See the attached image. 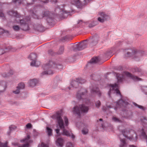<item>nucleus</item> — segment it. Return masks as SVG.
Instances as JSON below:
<instances>
[{"label": "nucleus", "instance_id": "f257e3e1", "mask_svg": "<svg viewBox=\"0 0 147 147\" xmlns=\"http://www.w3.org/2000/svg\"><path fill=\"white\" fill-rule=\"evenodd\" d=\"M36 8H34L33 10H31L30 12L31 15L33 18L35 19H41L43 17H48L47 21L48 22H51L53 19V16L56 15L61 18H65L69 14V12H66L63 9H61L59 8L58 7L55 9L54 15L53 13L49 12V11H45L42 12L41 16L38 15V12L36 10Z\"/></svg>", "mask_w": 147, "mask_h": 147}, {"label": "nucleus", "instance_id": "f03ea898", "mask_svg": "<svg viewBox=\"0 0 147 147\" xmlns=\"http://www.w3.org/2000/svg\"><path fill=\"white\" fill-rule=\"evenodd\" d=\"M61 114L59 111L57 112L52 115L51 117L56 121L57 123L56 126L57 127L58 126L60 129L63 130V134L67 136H71L73 138H75V136L72 133L68 131L65 129L64 122L61 117Z\"/></svg>", "mask_w": 147, "mask_h": 147}, {"label": "nucleus", "instance_id": "7ed1b4c3", "mask_svg": "<svg viewBox=\"0 0 147 147\" xmlns=\"http://www.w3.org/2000/svg\"><path fill=\"white\" fill-rule=\"evenodd\" d=\"M43 69L45 71L42 73V75L49 74L50 75L53 74V72L51 70L53 68H57L60 69L62 67V66L60 64L58 65L52 61H49L45 65L43 66Z\"/></svg>", "mask_w": 147, "mask_h": 147}, {"label": "nucleus", "instance_id": "20e7f679", "mask_svg": "<svg viewBox=\"0 0 147 147\" xmlns=\"http://www.w3.org/2000/svg\"><path fill=\"white\" fill-rule=\"evenodd\" d=\"M85 82V80L81 78L77 79L76 81H72L70 83L69 87L66 89V91H69V90H74L75 89L77 88L78 90H75L76 91H78V92L81 91L84 92L85 91L84 89L82 88L81 87L78 86H79V84H83Z\"/></svg>", "mask_w": 147, "mask_h": 147}, {"label": "nucleus", "instance_id": "39448f33", "mask_svg": "<svg viewBox=\"0 0 147 147\" xmlns=\"http://www.w3.org/2000/svg\"><path fill=\"white\" fill-rule=\"evenodd\" d=\"M124 52L125 53V55L126 57H133L136 60H139L137 59L136 57H140L141 56L145 55V54L144 52L137 51L136 49H125Z\"/></svg>", "mask_w": 147, "mask_h": 147}, {"label": "nucleus", "instance_id": "423d86ee", "mask_svg": "<svg viewBox=\"0 0 147 147\" xmlns=\"http://www.w3.org/2000/svg\"><path fill=\"white\" fill-rule=\"evenodd\" d=\"M30 20V18L29 17L27 18V19H23L22 20H19L18 21L17 20H16L15 22L20 23V28L18 26L16 25L13 26V29L15 30L18 31L19 30L20 28L21 29L24 30H29V27L28 24V21Z\"/></svg>", "mask_w": 147, "mask_h": 147}, {"label": "nucleus", "instance_id": "0eeeda50", "mask_svg": "<svg viewBox=\"0 0 147 147\" xmlns=\"http://www.w3.org/2000/svg\"><path fill=\"white\" fill-rule=\"evenodd\" d=\"M88 110V107L84 105L75 106L72 109V111L73 113L77 114L79 116L81 115V111L83 113H86Z\"/></svg>", "mask_w": 147, "mask_h": 147}, {"label": "nucleus", "instance_id": "6e6552de", "mask_svg": "<svg viewBox=\"0 0 147 147\" xmlns=\"http://www.w3.org/2000/svg\"><path fill=\"white\" fill-rule=\"evenodd\" d=\"M117 83L110 85V91H114V92H120L119 90L118 83L122 82L123 79V76L122 74H117Z\"/></svg>", "mask_w": 147, "mask_h": 147}, {"label": "nucleus", "instance_id": "1a4fd4ad", "mask_svg": "<svg viewBox=\"0 0 147 147\" xmlns=\"http://www.w3.org/2000/svg\"><path fill=\"white\" fill-rule=\"evenodd\" d=\"M123 136L127 138L130 140L133 139V137L131 136V137H128V136L126 135L125 134V131L124 130H123L122 131V134H121L119 136V137L120 139V141L121 142L120 144V147H125L126 146V143L125 141V139L122 138Z\"/></svg>", "mask_w": 147, "mask_h": 147}, {"label": "nucleus", "instance_id": "9d476101", "mask_svg": "<svg viewBox=\"0 0 147 147\" xmlns=\"http://www.w3.org/2000/svg\"><path fill=\"white\" fill-rule=\"evenodd\" d=\"M30 56L31 58V59L32 60L31 62L30 65L32 66L38 67L40 64V63L39 61H36V54L34 53H31Z\"/></svg>", "mask_w": 147, "mask_h": 147}, {"label": "nucleus", "instance_id": "9b49d317", "mask_svg": "<svg viewBox=\"0 0 147 147\" xmlns=\"http://www.w3.org/2000/svg\"><path fill=\"white\" fill-rule=\"evenodd\" d=\"M99 16L98 20V21L101 23L107 20L109 18V16L103 12L100 13Z\"/></svg>", "mask_w": 147, "mask_h": 147}, {"label": "nucleus", "instance_id": "f8f14e48", "mask_svg": "<svg viewBox=\"0 0 147 147\" xmlns=\"http://www.w3.org/2000/svg\"><path fill=\"white\" fill-rule=\"evenodd\" d=\"M128 104V102L122 99L120 100L117 103V106L118 107H125Z\"/></svg>", "mask_w": 147, "mask_h": 147}, {"label": "nucleus", "instance_id": "ddd939ff", "mask_svg": "<svg viewBox=\"0 0 147 147\" xmlns=\"http://www.w3.org/2000/svg\"><path fill=\"white\" fill-rule=\"evenodd\" d=\"M30 138V135H28L26 138L21 140V142H27V143L24 144L22 146H20V147H29V143H31L32 142V141L29 140Z\"/></svg>", "mask_w": 147, "mask_h": 147}, {"label": "nucleus", "instance_id": "4468645a", "mask_svg": "<svg viewBox=\"0 0 147 147\" xmlns=\"http://www.w3.org/2000/svg\"><path fill=\"white\" fill-rule=\"evenodd\" d=\"M125 74L127 77L132 79L134 81H137L140 80V78H139L136 76L133 75L132 74L128 72H125Z\"/></svg>", "mask_w": 147, "mask_h": 147}, {"label": "nucleus", "instance_id": "2eb2a0df", "mask_svg": "<svg viewBox=\"0 0 147 147\" xmlns=\"http://www.w3.org/2000/svg\"><path fill=\"white\" fill-rule=\"evenodd\" d=\"M8 13L9 15L15 17L16 18H20L21 16V15L18 13L16 11H15L13 10H11L8 12Z\"/></svg>", "mask_w": 147, "mask_h": 147}, {"label": "nucleus", "instance_id": "dca6fc26", "mask_svg": "<svg viewBox=\"0 0 147 147\" xmlns=\"http://www.w3.org/2000/svg\"><path fill=\"white\" fill-rule=\"evenodd\" d=\"M63 139L61 138H58L56 141V144L58 146L62 147L63 146Z\"/></svg>", "mask_w": 147, "mask_h": 147}, {"label": "nucleus", "instance_id": "f3484780", "mask_svg": "<svg viewBox=\"0 0 147 147\" xmlns=\"http://www.w3.org/2000/svg\"><path fill=\"white\" fill-rule=\"evenodd\" d=\"M24 84L22 82L19 83L17 87V90L16 91H13V92H18L20 90L24 89L25 88Z\"/></svg>", "mask_w": 147, "mask_h": 147}, {"label": "nucleus", "instance_id": "a211bd4d", "mask_svg": "<svg viewBox=\"0 0 147 147\" xmlns=\"http://www.w3.org/2000/svg\"><path fill=\"white\" fill-rule=\"evenodd\" d=\"M38 82V80L34 79L30 80L28 82V84L30 86L33 87L35 86Z\"/></svg>", "mask_w": 147, "mask_h": 147}, {"label": "nucleus", "instance_id": "6ab92c4d", "mask_svg": "<svg viewBox=\"0 0 147 147\" xmlns=\"http://www.w3.org/2000/svg\"><path fill=\"white\" fill-rule=\"evenodd\" d=\"M84 96V92H77L76 98L79 100L83 98Z\"/></svg>", "mask_w": 147, "mask_h": 147}, {"label": "nucleus", "instance_id": "aec40b11", "mask_svg": "<svg viewBox=\"0 0 147 147\" xmlns=\"http://www.w3.org/2000/svg\"><path fill=\"white\" fill-rule=\"evenodd\" d=\"M98 40H99L98 38L95 37H94L92 40V45H96L98 43Z\"/></svg>", "mask_w": 147, "mask_h": 147}, {"label": "nucleus", "instance_id": "412c9836", "mask_svg": "<svg viewBox=\"0 0 147 147\" xmlns=\"http://www.w3.org/2000/svg\"><path fill=\"white\" fill-rule=\"evenodd\" d=\"M99 60L98 57H95L92 59L90 61V62L91 63H97Z\"/></svg>", "mask_w": 147, "mask_h": 147}, {"label": "nucleus", "instance_id": "4be33fe9", "mask_svg": "<svg viewBox=\"0 0 147 147\" xmlns=\"http://www.w3.org/2000/svg\"><path fill=\"white\" fill-rule=\"evenodd\" d=\"M13 73V71L10 70L9 71V73L7 74H6L5 73H3L2 75V76L4 77H7L12 75Z\"/></svg>", "mask_w": 147, "mask_h": 147}, {"label": "nucleus", "instance_id": "5701e85b", "mask_svg": "<svg viewBox=\"0 0 147 147\" xmlns=\"http://www.w3.org/2000/svg\"><path fill=\"white\" fill-rule=\"evenodd\" d=\"M48 136H50L52 135V130L49 127H47L46 128Z\"/></svg>", "mask_w": 147, "mask_h": 147}, {"label": "nucleus", "instance_id": "b1692460", "mask_svg": "<svg viewBox=\"0 0 147 147\" xmlns=\"http://www.w3.org/2000/svg\"><path fill=\"white\" fill-rule=\"evenodd\" d=\"M80 44L83 49L86 48L87 45V42L86 40H84L83 42H80Z\"/></svg>", "mask_w": 147, "mask_h": 147}, {"label": "nucleus", "instance_id": "393cba45", "mask_svg": "<svg viewBox=\"0 0 147 147\" xmlns=\"http://www.w3.org/2000/svg\"><path fill=\"white\" fill-rule=\"evenodd\" d=\"M16 128V127L14 125H11L10 126L9 128V131L8 132V134L9 135H10L11 132L13 130H14Z\"/></svg>", "mask_w": 147, "mask_h": 147}, {"label": "nucleus", "instance_id": "a878e982", "mask_svg": "<svg viewBox=\"0 0 147 147\" xmlns=\"http://www.w3.org/2000/svg\"><path fill=\"white\" fill-rule=\"evenodd\" d=\"M133 104L135 106L138 107L139 108L141 109L142 110L144 111L145 109V108L143 106L139 105L135 102H133Z\"/></svg>", "mask_w": 147, "mask_h": 147}, {"label": "nucleus", "instance_id": "bb28decb", "mask_svg": "<svg viewBox=\"0 0 147 147\" xmlns=\"http://www.w3.org/2000/svg\"><path fill=\"white\" fill-rule=\"evenodd\" d=\"M76 49L77 50L79 51L83 49V48L82 47V46L80 44V43L77 45Z\"/></svg>", "mask_w": 147, "mask_h": 147}, {"label": "nucleus", "instance_id": "cd10ccee", "mask_svg": "<svg viewBox=\"0 0 147 147\" xmlns=\"http://www.w3.org/2000/svg\"><path fill=\"white\" fill-rule=\"evenodd\" d=\"M113 121L116 122H121V121L119 119L117 118L116 117H113L112 118Z\"/></svg>", "mask_w": 147, "mask_h": 147}, {"label": "nucleus", "instance_id": "c85d7f7f", "mask_svg": "<svg viewBox=\"0 0 147 147\" xmlns=\"http://www.w3.org/2000/svg\"><path fill=\"white\" fill-rule=\"evenodd\" d=\"M141 136L143 137V138L146 140L147 143V136L146 135L145 132L143 131H142L141 133Z\"/></svg>", "mask_w": 147, "mask_h": 147}, {"label": "nucleus", "instance_id": "c756f323", "mask_svg": "<svg viewBox=\"0 0 147 147\" xmlns=\"http://www.w3.org/2000/svg\"><path fill=\"white\" fill-rule=\"evenodd\" d=\"M78 26H82L84 25L85 24V22L83 21L82 20H79L78 22Z\"/></svg>", "mask_w": 147, "mask_h": 147}, {"label": "nucleus", "instance_id": "7c9ffc66", "mask_svg": "<svg viewBox=\"0 0 147 147\" xmlns=\"http://www.w3.org/2000/svg\"><path fill=\"white\" fill-rule=\"evenodd\" d=\"M7 142L3 143L0 142V147H9L7 146Z\"/></svg>", "mask_w": 147, "mask_h": 147}, {"label": "nucleus", "instance_id": "2f4dec72", "mask_svg": "<svg viewBox=\"0 0 147 147\" xmlns=\"http://www.w3.org/2000/svg\"><path fill=\"white\" fill-rule=\"evenodd\" d=\"M141 121L142 122L144 123L145 124L147 125V120L146 118L144 117H142L141 118Z\"/></svg>", "mask_w": 147, "mask_h": 147}, {"label": "nucleus", "instance_id": "473e14b6", "mask_svg": "<svg viewBox=\"0 0 147 147\" xmlns=\"http://www.w3.org/2000/svg\"><path fill=\"white\" fill-rule=\"evenodd\" d=\"M64 47H61L59 49V50L58 52V54H62L64 51Z\"/></svg>", "mask_w": 147, "mask_h": 147}, {"label": "nucleus", "instance_id": "72a5a7b5", "mask_svg": "<svg viewBox=\"0 0 147 147\" xmlns=\"http://www.w3.org/2000/svg\"><path fill=\"white\" fill-rule=\"evenodd\" d=\"M38 147H48V146L47 144H45L43 142H42L40 145H38Z\"/></svg>", "mask_w": 147, "mask_h": 147}, {"label": "nucleus", "instance_id": "f704fd0d", "mask_svg": "<svg viewBox=\"0 0 147 147\" xmlns=\"http://www.w3.org/2000/svg\"><path fill=\"white\" fill-rule=\"evenodd\" d=\"M66 147H74V145L71 142H68L66 145Z\"/></svg>", "mask_w": 147, "mask_h": 147}, {"label": "nucleus", "instance_id": "c9c22d12", "mask_svg": "<svg viewBox=\"0 0 147 147\" xmlns=\"http://www.w3.org/2000/svg\"><path fill=\"white\" fill-rule=\"evenodd\" d=\"M96 107L98 108L100 105V101L98 100L95 102Z\"/></svg>", "mask_w": 147, "mask_h": 147}, {"label": "nucleus", "instance_id": "e433bc0d", "mask_svg": "<svg viewBox=\"0 0 147 147\" xmlns=\"http://www.w3.org/2000/svg\"><path fill=\"white\" fill-rule=\"evenodd\" d=\"M2 11V6L0 5V17H3L4 16V14Z\"/></svg>", "mask_w": 147, "mask_h": 147}, {"label": "nucleus", "instance_id": "4c0bfd02", "mask_svg": "<svg viewBox=\"0 0 147 147\" xmlns=\"http://www.w3.org/2000/svg\"><path fill=\"white\" fill-rule=\"evenodd\" d=\"M82 133L84 135H86L88 133V130L87 129H83L82 130Z\"/></svg>", "mask_w": 147, "mask_h": 147}, {"label": "nucleus", "instance_id": "58836bf2", "mask_svg": "<svg viewBox=\"0 0 147 147\" xmlns=\"http://www.w3.org/2000/svg\"><path fill=\"white\" fill-rule=\"evenodd\" d=\"M64 120L65 124V126H67L68 125V119L66 117H65Z\"/></svg>", "mask_w": 147, "mask_h": 147}, {"label": "nucleus", "instance_id": "ea45409f", "mask_svg": "<svg viewBox=\"0 0 147 147\" xmlns=\"http://www.w3.org/2000/svg\"><path fill=\"white\" fill-rule=\"evenodd\" d=\"M32 125L30 123H28L26 125V127L27 128H30L32 127Z\"/></svg>", "mask_w": 147, "mask_h": 147}, {"label": "nucleus", "instance_id": "a19ab883", "mask_svg": "<svg viewBox=\"0 0 147 147\" xmlns=\"http://www.w3.org/2000/svg\"><path fill=\"white\" fill-rule=\"evenodd\" d=\"M5 52L4 50L2 49H0V55L3 54Z\"/></svg>", "mask_w": 147, "mask_h": 147}, {"label": "nucleus", "instance_id": "79ce46f5", "mask_svg": "<svg viewBox=\"0 0 147 147\" xmlns=\"http://www.w3.org/2000/svg\"><path fill=\"white\" fill-rule=\"evenodd\" d=\"M12 144L15 146H17L18 147H20V145L17 143H12Z\"/></svg>", "mask_w": 147, "mask_h": 147}, {"label": "nucleus", "instance_id": "37998d69", "mask_svg": "<svg viewBox=\"0 0 147 147\" xmlns=\"http://www.w3.org/2000/svg\"><path fill=\"white\" fill-rule=\"evenodd\" d=\"M5 31L2 28H0V34L3 33L5 32Z\"/></svg>", "mask_w": 147, "mask_h": 147}, {"label": "nucleus", "instance_id": "c03bdc74", "mask_svg": "<svg viewBox=\"0 0 147 147\" xmlns=\"http://www.w3.org/2000/svg\"><path fill=\"white\" fill-rule=\"evenodd\" d=\"M135 69V71H136L137 72H140L141 71V69H140L139 68H136Z\"/></svg>", "mask_w": 147, "mask_h": 147}, {"label": "nucleus", "instance_id": "a18cd8bd", "mask_svg": "<svg viewBox=\"0 0 147 147\" xmlns=\"http://www.w3.org/2000/svg\"><path fill=\"white\" fill-rule=\"evenodd\" d=\"M112 108V107L111 105H108L107 106V108H105V109H104V111H105L107 110V108Z\"/></svg>", "mask_w": 147, "mask_h": 147}, {"label": "nucleus", "instance_id": "49530a36", "mask_svg": "<svg viewBox=\"0 0 147 147\" xmlns=\"http://www.w3.org/2000/svg\"><path fill=\"white\" fill-rule=\"evenodd\" d=\"M5 114V113L3 111H0V116H2Z\"/></svg>", "mask_w": 147, "mask_h": 147}, {"label": "nucleus", "instance_id": "de8ad7c7", "mask_svg": "<svg viewBox=\"0 0 147 147\" xmlns=\"http://www.w3.org/2000/svg\"><path fill=\"white\" fill-rule=\"evenodd\" d=\"M55 131L57 134V135H58L59 134V129H55Z\"/></svg>", "mask_w": 147, "mask_h": 147}, {"label": "nucleus", "instance_id": "09e8293b", "mask_svg": "<svg viewBox=\"0 0 147 147\" xmlns=\"http://www.w3.org/2000/svg\"><path fill=\"white\" fill-rule=\"evenodd\" d=\"M114 93H115V95H116L118 96H121V92H114Z\"/></svg>", "mask_w": 147, "mask_h": 147}, {"label": "nucleus", "instance_id": "8fccbe9b", "mask_svg": "<svg viewBox=\"0 0 147 147\" xmlns=\"http://www.w3.org/2000/svg\"><path fill=\"white\" fill-rule=\"evenodd\" d=\"M49 1L56 3L57 2V0H49Z\"/></svg>", "mask_w": 147, "mask_h": 147}, {"label": "nucleus", "instance_id": "3c124183", "mask_svg": "<svg viewBox=\"0 0 147 147\" xmlns=\"http://www.w3.org/2000/svg\"><path fill=\"white\" fill-rule=\"evenodd\" d=\"M95 26V25H93L92 24H89V26L90 27H92L94 26Z\"/></svg>", "mask_w": 147, "mask_h": 147}, {"label": "nucleus", "instance_id": "603ef678", "mask_svg": "<svg viewBox=\"0 0 147 147\" xmlns=\"http://www.w3.org/2000/svg\"><path fill=\"white\" fill-rule=\"evenodd\" d=\"M98 88H97V90H95L94 89H93L92 90L91 92H98V91L97 90H98Z\"/></svg>", "mask_w": 147, "mask_h": 147}, {"label": "nucleus", "instance_id": "864d4df0", "mask_svg": "<svg viewBox=\"0 0 147 147\" xmlns=\"http://www.w3.org/2000/svg\"><path fill=\"white\" fill-rule=\"evenodd\" d=\"M3 85L5 84V88L7 87L6 84V83L5 82H2Z\"/></svg>", "mask_w": 147, "mask_h": 147}, {"label": "nucleus", "instance_id": "5fc2aeb1", "mask_svg": "<svg viewBox=\"0 0 147 147\" xmlns=\"http://www.w3.org/2000/svg\"><path fill=\"white\" fill-rule=\"evenodd\" d=\"M14 104H15L16 105H18L19 104V103L17 102H14Z\"/></svg>", "mask_w": 147, "mask_h": 147}, {"label": "nucleus", "instance_id": "6e6d98bb", "mask_svg": "<svg viewBox=\"0 0 147 147\" xmlns=\"http://www.w3.org/2000/svg\"><path fill=\"white\" fill-rule=\"evenodd\" d=\"M79 123H77L76 125H77V127H78L79 128H80L81 126H78Z\"/></svg>", "mask_w": 147, "mask_h": 147}, {"label": "nucleus", "instance_id": "4d7b16f0", "mask_svg": "<svg viewBox=\"0 0 147 147\" xmlns=\"http://www.w3.org/2000/svg\"><path fill=\"white\" fill-rule=\"evenodd\" d=\"M111 92H108V95L110 97V94H111Z\"/></svg>", "mask_w": 147, "mask_h": 147}, {"label": "nucleus", "instance_id": "13d9d810", "mask_svg": "<svg viewBox=\"0 0 147 147\" xmlns=\"http://www.w3.org/2000/svg\"><path fill=\"white\" fill-rule=\"evenodd\" d=\"M130 147H136L134 146L133 145H131L130 146Z\"/></svg>", "mask_w": 147, "mask_h": 147}, {"label": "nucleus", "instance_id": "bf43d9fd", "mask_svg": "<svg viewBox=\"0 0 147 147\" xmlns=\"http://www.w3.org/2000/svg\"><path fill=\"white\" fill-rule=\"evenodd\" d=\"M16 2H18L19 3H21V2H22L21 1H16Z\"/></svg>", "mask_w": 147, "mask_h": 147}, {"label": "nucleus", "instance_id": "052dcab7", "mask_svg": "<svg viewBox=\"0 0 147 147\" xmlns=\"http://www.w3.org/2000/svg\"><path fill=\"white\" fill-rule=\"evenodd\" d=\"M14 93H15V94H19L20 92H14Z\"/></svg>", "mask_w": 147, "mask_h": 147}, {"label": "nucleus", "instance_id": "680f3d73", "mask_svg": "<svg viewBox=\"0 0 147 147\" xmlns=\"http://www.w3.org/2000/svg\"><path fill=\"white\" fill-rule=\"evenodd\" d=\"M99 94V96H100L101 94V92H98Z\"/></svg>", "mask_w": 147, "mask_h": 147}, {"label": "nucleus", "instance_id": "e2e57ef3", "mask_svg": "<svg viewBox=\"0 0 147 147\" xmlns=\"http://www.w3.org/2000/svg\"><path fill=\"white\" fill-rule=\"evenodd\" d=\"M99 120L100 121H102V119H99Z\"/></svg>", "mask_w": 147, "mask_h": 147}, {"label": "nucleus", "instance_id": "0e129e2a", "mask_svg": "<svg viewBox=\"0 0 147 147\" xmlns=\"http://www.w3.org/2000/svg\"><path fill=\"white\" fill-rule=\"evenodd\" d=\"M117 107H115L114 108V109H115V110H117Z\"/></svg>", "mask_w": 147, "mask_h": 147}, {"label": "nucleus", "instance_id": "69168bd1", "mask_svg": "<svg viewBox=\"0 0 147 147\" xmlns=\"http://www.w3.org/2000/svg\"><path fill=\"white\" fill-rule=\"evenodd\" d=\"M1 130V128H0V131Z\"/></svg>", "mask_w": 147, "mask_h": 147}, {"label": "nucleus", "instance_id": "338daca9", "mask_svg": "<svg viewBox=\"0 0 147 147\" xmlns=\"http://www.w3.org/2000/svg\"><path fill=\"white\" fill-rule=\"evenodd\" d=\"M93 75H91V76H93Z\"/></svg>", "mask_w": 147, "mask_h": 147}, {"label": "nucleus", "instance_id": "774afa93", "mask_svg": "<svg viewBox=\"0 0 147 147\" xmlns=\"http://www.w3.org/2000/svg\"><path fill=\"white\" fill-rule=\"evenodd\" d=\"M137 137V136H136H136L135 137H136H136Z\"/></svg>", "mask_w": 147, "mask_h": 147}]
</instances>
